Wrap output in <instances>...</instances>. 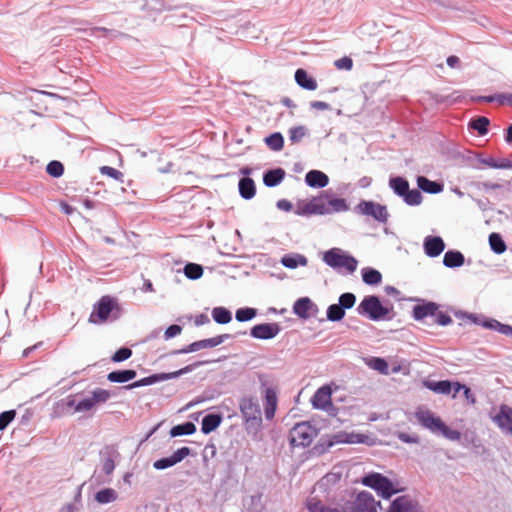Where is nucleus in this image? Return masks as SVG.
Wrapping results in <instances>:
<instances>
[{
  "label": "nucleus",
  "mask_w": 512,
  "mask_h": 512,
  "mask_svg": "<svg viewBox=\"0 0 512 512\" xmlns=\"http://www.w3.org/2000/svg\"><path fill=\"white\" fill-rule=\"evenodd\" d=\"M323 261L334 269H345L348 273H353L357 269L358 261L351 255H348L340 248H332L323 254Z\"/></svg>",
  "instance_id": "2"
},
{
  "label": "nucleus",
  "mask_w": 512,
  "mask_h": 512,
  "mask_svg": "<svg viewBox=\"0 0 512 512\" xmlns=\"http://www.w3.org/2000/svg\"><path fill=\"white\" fill-rule=\"evenodd\" d=\"M95 499L99 503H109L116 499V493L113 489L106 488L97 492Z\"/></svg>",
  "instance_id": "43"
},
{
  "label": "nucleus",
  "mask_w": 512,
  "mask_h": 512,
  "mask_svg": "<svg viewBox=\"0 0 512 512\" xmlns=\"http://www.w3.org/2000/svg\"><path fill=\"white\" fill-rule=\"evenodd\" d=\"M305 181L310 187L323 188L328 184L329 178L322 171L311 170L306 174Z\"/></svg>",
  "instance_id": "19"
},
{
  "label": "nucleus",
  "mask_w": 512,
  "mask_h": 512,
  "mask_svg": "<svg viewBox=\"0 0 512 512\" xmlns=\"http://www.w3.org/2000/svg\"><path fill=\"white\" fill-rule=\"evenodd\" d=\"M460 60L457 56H449L447 58V64L451 67V68H454L456 67L458 64H459Z\"/></svg>",
  "instance_id": "63"
},
{
  "label": "nucleus",
  "mask_w": 512,
  "mask_h": 512,
  "mask_svg": "<svg viewBox=\"0 0 512 512\" xmlns=\"http://www.w3.org/2000/svg\"><path fill=\"white\" fill-rule=\"evenodd\" d=\"M311 308V301L309 298L298 299L293 307L294 313L301 318H307L309 316V310Z\"/></svg>",
  "instance_id": "31"
},
{
  "label": "nucleus",
  "mask_w": 512,
  "mask_h": 512,
  "mask_svg": "<svg viewBox=\"0 0 512 512\" xmlns=\"http://www.w3.org/2000/svg\"><path fill=\"white\" fill-rule=\"evenodd\" d=\"M132 355V351L129 348H120L117 350L114 355L112 356L113 362H122L124 360H127Z\"/></svg>",
  "instance_id": "51"
},
{
  "label": "nucleus",
  "mask_w": 512,
  "mask_h": 512,
  "mask_svg": "<svg viewBox=\"0 0 512 512\" xmlns=\"http://www.w3.org/2000/svg\"><path fill=\"white\" fill-rule=\"evenodd\" d=\"M358 313L367 315L371 320H380L388 314V309L384 307L377 296H366L359 304Z\"/></svg>",
  "instance_id": "5"
},
{
  "label": "nucleus",
  "mask_w": 512,
  "mask_h": 512,
  "mask_svg": "<svg viewBox=\"0 0 512 512\" xmlns=\"http://www.w3.org/2000/svg\"><path fill=\"white\" fill-rule=\"evenodd\" d=\"M445 248V243L441 237L429 236L424 241V250L429 257L439 256Z\"/></svg>",
  "instance_id": "16"
},
{
  "label": "nucleus",
  "mask_w": 512,
  "mask_h": 512,
  "mask_svg": "<svg viewBox=\"0 0 512 512\" xmlns=\"http://www.w3.org/2000/svg\"><path fill=\"white\" fill-rule=\"evenodd\" d=\"M191 449L189 447H182L176 450L171 456L161 458L153 463V467L157 470H163L176 465L184 458L189 456Z\"/></svg>",
  "instance_id": "13"
},
{
  "label": "nucleus",
  "mask_w": 512,
  "mask_h": 512,
  "mask_svg": "<svg viewBox=\"0 0 512 512\" xmlns=\"http://www.w3.org/2000/svg\"><path fill=\"white\" fill-rule=\"evenodd\" d=\"M427 387L435 393L444 395L452 394V397L455 398V382L448 380L429 382L427 383Z\"/></svg>",
  "instance_id": "21"
},
{
  "label": "nucleus",
  "mask_w": 512,
  "mask_h": 512,
  "mask_svg": "<svg viewBox=\"0 0 512 512\" xmlns=\"http://www.w3.org/2000/svg\"><path fill=\"white\" fill-rule=\"evenodd\" d=\"M331 396V385H323L314 393L311 399L313 407L328 413L331 412L333 408Z\"/></svg>",
  "instance_id": "11"
},
{
  "label": "nucleus",
  "mask_w": 512,
  "mask_h": 512,
  "mask_svg": "<svg viewBox=\"0 0 512 512\" xmlns=\"http://www.w3.org/2000/svg\"><path fill=\"white\" fill-rule=\"evenodd\" d=\"M184 273L189 279L196 280L203 275V268L199 264L188 263L184 267Z\"/></svg>",
  "instance_id": "40"
},
{
  "label": "nucleus",
  "mask_w": 512,
  "mask_h": 512,
  "mask_svg": "<svg viewBox=\"0 0 512 512\" xmlns=\"http://www.w3.org/2000/svg\"><path fill=\"white\" fill-rule=\"evenodd\" d=\"M489 119L484 116L477 117L470 122V127L478 132L479 135H486L488 132Z\"/></svg>",
  "instance_id": "37"
},
{
  "label": "nucleus",
  "mask_w": 512,
  "mask_h": 512,
  "mask_svg": "<svg viewBox=\"0 0 512 512\" xmlns=\"http://www.w3.org/2000/svg\"><path fill=\"white\" fill-rule=\"evenodd\" d=\"M209 322V318L205 314H200L196 317L195 323L196 325H203Z\"/></svg>",
  "instance_id": "64"
},
{
  "label": "nucleus",
  "mask_w": 512,
  "mask_h": 512,
  "mask_svg": "<svg viewBox=\"0 0 512 512\" xmlns=\"http://www.w3.org/2000/svg\"><path fill=\"white\" fill-rule=\"evenodd\" d=\"M498 102L503 105L505 103H508L512 106V93H508V94H505V93H502V94H498Z\"/></svg>",
  "instance_id": "59"
},
{
  "label": "nucleus",
  "mask_w": 512,
  "mask_h": 512,
  "mask_svg": "<svg viewBox=\"0 0 512 512\" xmlns=\"http://www.w3.org/2000/svg\"><path fill=\"white\" fill-rule=\"evenodd\" d=\"M421 426L430 429L432 432L442 435L450 440H458L460 433L448 427L441 418H418Z\"/></svg>",
  "instance_id": "9"
},
{
  "label": "nucleus",
  "mask_w": 512,
  "mask_h": 512,
  "mask_svg": "<svg viewBox=\"0 0 512 512\" xmlns=\"http://www.w3.org/2000/svg\"><path fill=\"white\" fill-rule=\"evenodd\" d=\"M489 244L491 249L497 254H502L507 249V246L499 233H491L489 235Z\"/></svg>",
  "instance_id": "34"
},
{
  "label": "nucleus",
  "mask_w": 512,
  "mask_h": 512,
  "mask_svg": "<svg viewBox=\"0 0 512 512\" xmlns=\"http://www.w3.org/2000/svg\"><path fill=\"white\" fill-rule=\"evenodd\" d=\"M240 195L245 199L254 197L256 189L254 181L251 178L245 177L239 181Z\"/></svg>",
  "instance_id": "29"
},
{
  "label": "nucleus",
  "mask_w": 512,
  "mask_h": 512,
  "mask_svg": "<svg viewBox=\"0 0 512 512\" xmlns=\"http://www.w3.org/2000/svg\"><path fill=\"white\" fill-rule=\"evenodd\" d=\"M321 197L323 198L324 206L328 210L325 214H331L334 212H343L348 210V205L343 198H333L330 197L326 193H322Z\"/></svg>",
  "instance_id": "17"
},
{
  "label": "nucleus",
  "mask_w": 512,
  "mask_h": 512,
  "mask_svg": "<svg viewBox=\"0 0 512 512\" xmlns=\"http://www.w3.org/2000/svg\"><path fill=\"white\" fill-rule=\"evenodd\" d=\"M136 377V371L132 369L112 371L107 375V379L114 383H125Z\"/></svg>",
  "instance_id": "25"
},
{
  "label": "nucleus",
  "mask_w": 512,
  "mask_h": 512,
  "mask_svg": "<svg viewBox=\"0 0 512 512\" xmlns=\"http://www.w3.org/2000/svg\"><path fill=\"white\" fill-rule=\"evenodd\" d=\"M308 263L307 258L300 254L295 255H284L281 258V264L287 268L295 269L299 265L306 266Z\"/></svg>",
  "instance_id": "27"
},
{
  "label": "nucleus",
  "mask_w": 512,
  "mask_h": 512,
  "mask_svg": "<svg viewBox=\"0 0 512 512\" xmlns=\"http://www.w3.org/2000/svg\"><path fill=\"white\" fill-rule=\"evenodd\" d=\"M438 310V306L435 303L429 302L422 305H416L413 309V316L416 320H422L428 316L434 317Z\"/></svg>",
  "instance_id": "22"
},
{
  "label": "nucleus",
  "mask_w": 512,
  "mask_h": 512,
  "mask_svg": "<svg viewBox=\"0 0 512 512\" xmlns=\"http://www.w3.org/2000/svg\"><path fill=\"white\" fill-rule=\"evenodd\" d=\"M417 184L418 187L426 193L437 194L443 191L442 184L435 181H431L424 176H419L417 178Z\"/></svg>",
  "instance_id": "24"
},
{
  "label": "nucleus",
  "mask_w": 512,
  "mask_h": 512,
  "mask_svg": "<svg viewBox=\"0 0 512 512\" xmlns=\"http://www.w3.org/2000/svg\"><path fill=\"white\" fill-rule=\"evenodd\" d=\"M255 316L256 310L254 308H241L236 311V319L239 322L251 320Z\"/></svg>",
  "instance_id": "47"
},
{
  "label": "nucleus",
  "mask_w": 512,
  "mask_h": 512,
  "mask_svg": "<svg viewBox=\"0 0 512 512\" xmlns=\"http://www.w3.org/2000/svg\"><path fill=\"white\" fill-rule=\"evenodd\" d=\"M356 443H364L368 445H372L374 443L373 439L366 434L354 433V432H345L340 431L334 433L329 436L327 445L333 446L336 444H356Z\"/></svg>",
  "instance_id": "8"
},
{
  "label": "nucleus",
  "mask_w": 512,
  "mask_h": 512,
  "mask_svg": "<svg viewBox=\"0 0 512 512\" xmlns=\"http://www.w3.org/2000/svg\"><path fill=\"white\" fill-rule=\"evenodd\" d=\"M321 194L308 200H301L296 203L295 214L299 216L324 215L328 210L324 206Z\"/></svg>",
  "instance_id": "7"
},
{
  "label": "nucleus",
  "mask_w": 512,
  "mask_h": 512,
  "mask_svg": "<svg viewBox=\"0 0 512 512\" xmlns=\"http://www.w3.org/2000/svg\"><path fill=\"white\" fill-rule=\"evenodd\" d=\"M154 381L152 379V377H146V378H143L139 381H136L134 382L132 385H129L128 388H132V387H139V386H143V385H149V384H152Z\"/></svg>",
  "instance_id": "60"
},
{
  "label": "nucleus",
  "mask_w": 512,
  "mask_h": 512,
  "mask_svg": "<svg viewBox=\"0 0 512 512\" xmlns=\"http://www.w3.org/2000/svg\"><path fill=\"white\" fill-rule=\"evenodd\" d=\"M443 263L446 267H459L464 263V256L459 251H447L443 258Z\"/></svg>",
  "instance_id": "28"
},
{
  "label": "nucleus",
  "mask_w": 512,
  "mask_h": 512,
  "mask_svg": "<svg viewBox=\"0 0 512 512\" xmlns=\"http://www.w3.org/2000/svg\"><path fill=\"white\" fill-rule=\"evenodd\" d=\"M289 140L292 144L299 143L306 135L304 126L292 127L289 129Z\"/></svg>",
  "instance_id": "44"
},
{
  "label": "nucleus",
  "mask_w": 512,
  "mask_h": 512,
  "mask_svg": "<svg viewBox=\"0 0 512 512\" xmlns=\"http://www.w3.org/2000/svg\"><path fill=\"white\" fill-rule=\"evenodd\" d=\"M100 170L102 174L112 177L116 180H120L123 176V174L119 170L110 166H103Z\"/></svg>",
  "instance_id": "52"
},
{
  "label": "nucleus",
  "mask_w": 512,
  "mask_h": 512,
  "mask_svg": "<svg viewBox=\"0 0 512 512\" xmlns=\"http://www.w3.org/2000/svg\"><path fill=\"white\" fill-rule=\"evenodd\" d=\"M460 392L463 393V397L465 398L466 404L474 405L476 403L475 395L472 393L471 389L464 384L455 382V398Z\"/></svg>",
  "instance_id": "39"
},
{
  "label": "nucleus",
  "mask_w": 512,
  "mask_h": 512,
  "mask_svg": "<svg viewBox=\"0 0 512 512\" xmlns=\"http://www.w3.org/2000/svg\"><path fill=\"white\" fill-rule=\"evenodd\" d=\"M295 81L304 89L312 91L317 89L316 80L310 77L304 69H298L295 72Z\"/></svg>",
  "instance_id": "23"
},
{
  "label": "nucleus",
  "mask_w": 512,
  "mask_h": 512,
  "mask_svg": "<svg viewBox=\"0 0 512 512\" xmlns=\"http://www.w3.org/2000/svg\"><path fill=\"white\" fill-rule=\"evenodd\" d=\"M398 438L405 443H417L419 438L416 434H408L404 432H398Z\"/></svg>",
  "instance_id": "56"
},
{
  "label": "nucleus",
  "mask_w": 512,
  "mask_h": 512,
  "mask_svg": "<svg viewBox=\"0 0 512 512\" xmlns=\"http://www.w3.org/2000/svg\"><path fill=\"white\" fill-rule=\"evenodd\" d=\"M370 366L382 374H388V363L382 358H372Z\"/></svg>",
  "instance_id": "49"
},
{
  "label": "nucleus",
  "mask_w": 512,
  "mask_h": 512,
  "mask_svg": "<svg viewBox=\"0 0 512 512\" xmlns=\"http://www.w3.org/2000/svg\"><path fill=\"white\" fill-rule=\"evenodd\" d=\"M359 213L371 216L375 220L386 223L389 217L387 207L373 201H361L357 205Z\"/></svg>",
  "instance_id": "10"
},
{
  "label": "nucleus",
  "mask_w": 512,
  "mask_h": 512,
  "mask_svg": "<svg viewBox=\"0 0 512 512\" xmlns=\"http://www.w3.org/2000/svg\"><path fill=\"white\" fill-rule=\"evenodd\" d=\"M278 404L277 391L275 388L269 387L265 389L264 412L265 416H274Z\"/></svg>",
  "instance_id": "18"
},
{
  "label": "nucleus",
  "mask_w": 512,
  "mask_h": 512,
  "mask_svg": "<svg viewBox=\"0 0 512 512\" xmlns=\"http://www.w3.org/2000/svg\"><path fill=\"white\" fill-rule=\"evenodd\" d=\"M212 317L219 324H227L232 319L231 312L224 307H215L212 310Z\"/></svg>",
  "instance_id": "36"
},
{
  "label": "nucleus",
  "mask_w": 512,
  "mask_h": 512,
  "mask_svg": "<svg viewBox=\"0 0 512 512\" xmlns=\"http://www.w3.org/2000/svg\"><path fill=\"white\" fill-rule=\"evenodd\" d=\"M316 436V429L309 422L296 424L290 431V442L292 446H308Z\"/></svg>",
  "instance_id": "6"
},
{
  "label": "nucleus",
  "mask_w": 512,
  "mask_h": 512,
  "mask_svg": "<svg viewBox=\"0 0 512 512\" xmlns=\"http://www.w3.org/2000/svg\"><path fill=\"white\" fill-rule=\"evenodd\" d=\"M402 198L408 205H411V206L419 205L422 202V194L417 189H413V190L408 189V192H406L402 196Z\"/></svg>",
  "instance_id": "41"
},
{
  "label": "nucleus",
  "mask_w": 512,
  "mask_h": 512,
  "mask_svg": "<svg viewBox=\"0 0 512 512\" xmlns=\"http://www.w3.org/2000/svg\"><path fill=\"white\" fill-rule=\"evenodd\" d=\"M434 317H435V322L442 326L448 325L449 323L452 322V319L450 316H448L442 312H439L438 310L436 312V315H434Z\"/></svg>",
  "instance_id": "55"
},
{
  "label": "nucleus",
  "mask_w": 512,
  "mask_h": 512,
  "mask_svg": "<svg viewBox=\"0 0 512 512\" xmlns=\"http://www.w3.org/2000/svg\"><path fill=\"white\" fill-rule=\"evenodd\" d=\"M226 338H228V335H219V336H216L213 338L196 341V342L191 343L186 348L181 349L179 352L180 353H190V352L198 351L200 349L216 347V346L220 345Z\"/></svg>",
  "instance_id": "15"
},
{
  "label": "nucleus",
  "mask_w": 512,
  "mask_h": 512,
  "mask_svg": "<svg viewBox=\"0 0 512 512\" xmlns=\"http://www.w3.org/2000/svg\"><path fill=\"white\" fill-rule=\"evenodd\" d=\"M493 420L505 433L512 435V418H493Z\"/></svg>",
  "instance_id": "50"
},
{
  "label": "nucleus",
  "mask_w": 512,
  "mask_h": 512,
  "mask_svg": "<svg viewBox=\"0 0 512 512\" xmlns=\"http://www.w3.org/2000/svg\"><path fill=\"white\" fill-rule=\"evenodd\" d=\"M378 505L371 493L362 491L346 504L343 512H377Z\"/></svg>",
  "instance_id": "4"
},
{
  "label": "nucleus",
  "mask_w": 512,
  "mask_h": 512,
  "mask_svg": "<svg viewBox=\"0 0 512 512\" xmlns=\"http://www.w3.org/2000/svg\"><path fill=\"white\" fill-rule=\"evenodd\" d=\"M277 207L283 211L289 212L292 210L293 205L290 201L282 199L277 202Z\"/></svg>",
  "instance_id": "57"
},
{
  "label": "nucleus",
  "mask_w": 512,
  "mask_h": 512,
  "mask_svg": "<svg viewBox=\"0 0 512 512\" xmlns=\"http://www.w3.org/2000/svg\"><path fill=\"white\" fill-rule=\"evenodd\" d=\"M285 177V171L282 168L269 170L264 174L263 182L268 187L278 185Z\"/></svg>",
  "instance_id": "26"
},
{
  "label": "nucleus",
  "mask_w": 512,
  "mask_h": 512,
  "mask_svg": "<svg viewBox=\"0 0 512 512\" xmlns=\"http://www.w3.org/2000/svg\"><path fill=\"white\" fill-rule=\"evenodd\" d=\"M110 398V392L102 389L97 388L95 389L92 394L81 401H79L75 407L76 411H89L93 407H95L97 404H101L106 402Z\"/></svg>",
  "instance_id": "12"
},
{
  "label": "nucleus",
  "mask_w": 512,
  "mask_h": 512,
  "mask_svg": "<svg viewBox=\"0 0 512 512\" xmlns=\"http://www.w3.org/2000/svg\"><path fill=\"white\" fill-rule=\"evenodd\" d=\"M222 418H203L202 431L208 434L214 431L221 423Z\"/></svg>",
  "instance_id": "46"
},
{
  "label": "nucleus",
  "mask_w": 512,
  "mask_h": 512,
  "mask_svg": "<svg viewBox=\"0 0 512 512\" xmlns=\"http://www.w3.org/2000/svg\"><path fill=\"white\" fill-rule=\"evenodd\" d=\"M363 281L368 285H377L382 280V275L378 270L372 268H364L362 270Z\"/></svg>",
  "instance_id": "32"
},
{
  "label": "nucleus",
  "mask_w": 512,
  "mask_h": 512,
  "mask_svg": "<svg viewBox=\"0 0 512 512\" xmlns=\"http://www.w3.org/2000/svg\"><path fill=\"white\" fill-rule=\"evenodd\" d=\"M46 171L52 177H60L64 173V166L59 161H51L48 163Z\"/></svg>",
  "instance_id": "45"
},
{
  "label": "nucleus",
  "mask_w": 512,
  "mask_h": 512,
  "mask_svg": "<svg viewBox=\"0 0 512 512\" xmlns=\"http://www.w3.org/2000/svg\"><path fill=\"white\" fill-rule=\"evenodd\" d=\"M389 186L393 191L399 195L403 196L409 189L408 181L403 177H393L389 180Z\"/></svg>",
  "instance_id": "30"
},
{
  "label": "nucleus",
  "mask_w": 512,
  "mask_h": 512,
  "mask_svg": "<svg viewBox=\"0 0 512 512\" xmlns=\"http://www.w3.org/2000/svg\"><path fill=\"white\" fill-rule=\"evenodd\" d=\"M181 331H182V327L174 324V325L169 326L166 329L164 336L166 339H170L172 337L179 335L181 333Z\"/></svg>",
  "instance_id": "54"
},
{
  "label": "nucleus",
  "mask_w": 512,
  "mask_h": 512,
  "mask_svg": "<svg viewBox=\"0 0 512 512\" xmlns=\"http://www.w3.org/2000/svg\"><path fill=\"white\" fill-rule=\"evenodd\" d=\"M115 468V465H114V461L112 459H107L105 460V462L103 463V471L106 473V474H110L112 473V471L114 470Z\"/></svg>",
  "instance_id": "61"
},
{
  "label": "nucleus",
  "mask_w": 512,
  "mask_h": 512,
  "mask_svg": "<svg viewBox=\"0 0 512 512\" xmlns=\"http://www.w3.org/2000/svg\"><path fill=\"white\" fill-rule=\"evenodd\" d=\"M307 509L310 512H340L336 508L325 506L321 501L316 498H311L307 501Z\"/></svg>",
  "instance_id": "38"
},
{
  "label": "nucleus",
  "mask_w": 512,
  "mask_h": 512,
  "mask_svg": "<svg viewBox=\"0 0 512 512\" xmlns=\"http://www.w3.org/2000/svg\"><path fill=\"white\" fill-rule=\"evenodd\" d=\"M356 297L352 293H344L339 297V305L345 310L354 306Z\"/></svg>",
  "instance_id": "48"
},
{
  "label": "nucleus",
  "mask_w": 512,
  "mask_h": 512,
  "mask_svg": "<svg viewBox=\"0 0 512 512\" xmlns=\"http://www.w3.org/2000/svg\"><path fill=\"white\" fill-rule=\"evenodd\" d=\"M280 330L278 323L258 324L251 329V336L262 340L272 339L280 332Z\"/></svg>",
  "instance_id": "14"
},
{
  "label": "nucleus",
  "mask_w": 512,
  "mask_h": 512,
  "mask_svg": "<svg viewBox=\"0 0 512 512\" xmlns=\"http://www.w3.org/2000/svg\"><path fill=\"white\" fill-rule=\"evenodd\" d=\"M389 512H417L415 504L407 496L396 498L390 505Z\"/></svg>",
  "instance_id": "20"
},
{
  "label": "nucleus",
  "mask_w": 512,
  "mask_h": 512,
  "mask_svg": "<svg viewBox=\"0 0 512 512\" xmlns=\"http://www.w3.org/2000/svg\"><path fill=\"white\" fill-rule=\"evenodd\" d=\"M345 315V310L339 304H332L327 309V318L330 321H339Z\"/></svg>",
  "instance_id": "42"
},
{
  "label": "nucleus",
  "mask_w": 512,
  "mask_h": 512,
  "mask_svg": "<svg viewBox=\"0 0 512 512\" xmlns=\"http://www.w3.org/2000/svg\"><path fill=\"white\" fill-rule=\"evenodd\" d=\"M120 311L118 301L109 296H102L93 306V310L89 316V322L92 324H101L109 320L110 315Z\"/></svg>",
  "instance_id": "1"
},
{
  "label": "nucleus",
  "mask_w": 512,
  "mask_h": 512,
  "mask_svg": "<svg viewBox=\"0 0 512 512\" xmlns=\"http://www.w3.org/2000/svg\"><path fill=\"white\" fill-rule=\"evenodd\" d=\"M335 66L338 69L350 70L353 66V62L351 58L343 57L335 62Z\"/></svg>",
  "instance_id": "53"
},
{
  "label": "nucleus",
  "mask_w": 512,
  "mask_h": 512,
  "mask_svg": "<svg viewBox=\"0 0 512 512\" xmlns=\"http://www.w3.org/2000/svg\"><path fill=\"white\" fill-rule=\"evenodd\" d=\"M310 106L316 110H328L330 108L329 104L323 101H313Z\"/></svg>",
  "instance_id": "58"
},
{
  "label": "nucleus",
  "mask_w": 512,
  "mask_h": 512,
  "mask_svg": "<svg viewBox=\"0 0 512 512\" xmlns=\"http://www.w3.org/2000/svg\"><path fill=\"white\" fill-rule=\"evenodd\" d=\"M196 430L195 425L192 422H186L184 424H179L170 430L171 437H177L182 435H190L193 434Z\"/></svg>",
  "instance_id": "33"
},
{
  "label": "nucleus",
  "mask_w": 512,
  "mask_h": 512,
  "mask_svg": "<svg viewBox=\"0 0 512 512\" xmlns=\"http://www.w3.org/2000/svg\"><path fill=\"white\" fill-rule=\"evenodd\" d=\"M362 484L374 489L385 499L390 498L400 491L387 477L380 473H370L366 475L362 479Z\"/></svg>",
  "instance_id": "3"
},
{
  "label": "nucleus",
  "mask_w": 512,
  "mask_h": 512,
  "mask_svg": "<svg viewBox=\"0 0 512 512\" xmlns=\"http://www.w3.org/2000/svg\"><path fill=\"white\" fill-rule=\"evenodd\" d=\"M265 143L273 151H280L284 146V139L281 133L275 132L265 138Z\"/></svg>",
  "instance_id": "35"
},
{
  "label": "nucleus",
  "mask_w": 512,
  "mask_h": 512,
  "mask_svg": "<svg viewBox=\"0 0 512 512\" xmlns=\"http://www.w3.org/2000/svg\"><path fill=\"white\" fill-rule=\"evenodd\" d=\"M473 100L474 101H485V102L498 101V94L491 95V96H479V97L473 98Z\"/></svg>",
  "instance_id": "62"
}]
</instances>
